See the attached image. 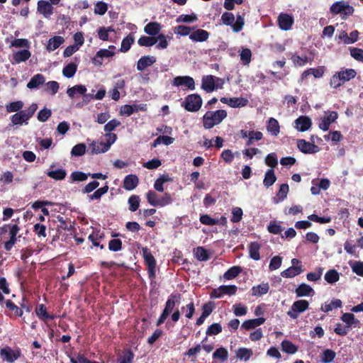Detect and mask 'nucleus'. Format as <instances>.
Returning a JSON list of instances; mask_svg holds the SVG:
<instances>
[{"mask_svg": "<svg viewBox=\"0 0 363 363\" xmlns=\"http://www.w3.org/2000/svg\"><path fill=\"white\" fill-rule=\"evenodd\" d=\"M226 117L227 112L225 110L207 111L202 118L203 125L205 129H211L220 123Z\"/></svg>", "mask_w": 363, "mask_h": 363, "instance_id": "f257e3e1", "label": "nucleus"}, {"mask_svg": "<svg viewBox=\"0 0 363 363\" xmlns=\"http://www.w3.org/2000/svg\"><path fill=\"white\" fill-rule=\"evenodd\" d=\"M180 298L181 294H171L169 295L165 303L164 308L156 322L157 326H160L164 323L168 316L174 311L176 304L179 303Z\"/></svg>", "mask_w": 363, "mask_h": 363, "instance_id": "f03ea898", "label": "nucleus"}, {"mask_svg": "<svg viewBox=\"0 0 363 363\" xmlns=\"http://www.w3.org/2000/svg\"><path fill=\"white\" fill-rule=\"evenodd\" d=\"M330 11L333 15L340 14L342 19H347L354 11L353 6L344 1H336L330 8Z\"/></svg>", "mask_w": 363, "mask_h": 363, "instance_id": "7ed1b4c3", "label": "nucleus"}, {"mask_svg": "<svg viewBox=\"0 0 363 363\" xmlns=\"http://www.w3.org/2000/svg\"><path fill=\"white\" fill-rule=\"evenodd\" d=\"M234 21L235 16L233 13L224 12L221 16L223 23L226 26H230L235 33H238L243 28L245 24L244 18L240 15H238L235 23Z\"/></svg>", "mask_w": 363, "mask_h": 363, "instance_id": "20e7f679", "label": "nucleus"}, {"mask_svg": "<svg viewBox=\"0 0 363 363\" xmlns=\"http://www.w3.org/2000/svg\"><path fill=\"white\" fill-rule=\"evenodd\" d=\"M143 257L144 258V262L147 267V274L149 278L151 280H153L156 277V259L152 255L150 249L147 247H143L142 249Z\"/></svg>", "mask_w": 363, "mask_h": 363, "instance_id": "39448f33", "label": "nucleus"}, {"mask_svg": "<svg viewBox=\"0 0 363 363\" xmlns=\"http://www.w3.org/2000/svg\"><path fill=\"white\" fill-rule=\"evenodd\" d=\"M202 99L198 94H191L188 95L184 101L182 103V106L189 112H197L201 108Z\"/></svg>", "mask_w": 363, "mask_h": 363, "instance_id": "423d86ee", "label": "nucleus"}, {"mask_svg": "<svg viewBox=\"0 0 363 363\" xmlns=\"http://www.w3.org/2000/svg\"><path fill=\"white\" fill-rule=\"evenodd\" d=\"M309 303L306 300H298L294 302L291 310L287 312V315L292 319H296L298 313H303L308 309Z\"/></svg>", "mask_w": 363, "mask_h": 363, "instance_id": "0eeeda50", "label": "nucleus"}, {"mask_svg": "<svg viewBox=\"0 0 363 363\" xmlns=\"http://www.w3.org/2000/svg\"><path fill=\"white\" fill-rule=\"evenodd\" d=\"M238 287L235 285H222L214 289L210 294L211 298H220L223 294L232 296L236 294Z\"/></svg>", "mask_w": 363, "mask_h": 363, "instance_id": "6e6552de", "label": "nucleus"}, {"mask_svg": "<svg viewBox=\"0 0 363 363\" xmlns=\"http://www.w3.org/2000/svg\"><path fill=\"white\" fill-rule=\"evenodd\" d=\"M172 85L175 86H185L187 89H195L194 79L189 76H178L174 78Z\"/></svg>", "mask_w": 363, "mask_h": 363, "instance_id": "1a4fd4ad", "label": "nucleus"}, {"mask_svg": "<svg viewBox=\"0 0 363 363\" xmlns=\"http://www.w3.org/2000/svg\"><path fill=\"white\" fill-rule=\"evenodd\" d=\"M279 28L283 30H289L291 28L294 19L292 15L289 13H281L278 16L277 19Z\"/></svg>", "mask_w": 363, "mask_h": 363, "instance_id": "9d476101", "label": "nucleus"}, {"mask_svg": "<svg viewBox=\"0 0 363 363\" xmlns=\"http://www.w3.org/2000/svg\"><path fill=\"white\" fill-rule=\"evenodd\" d=\"M298 148L301 152L305 154H313L318 152L320 150L319 147L314 143L307 142L304 139H300L297 142Z\"/></svg>", "mask_w": 363, "mask_h": 363, "instance_id": "9b49d317", "label": "nucleus"}, {"mask_svg": "<svg viewBox=\"0 0 363 363\" xmlns=\"http://www.w3.org/2000/svg\"><path fill=\"white\" fill-rule=\"evenodd\" d=\"M338 117V114L336 111H328L327 115L321 118V122L318 126L320 129L323 131H327L329 129L330 125L334 123Z\"/></svg>", "mask_w": 363, "mask_h": 363, "instance_id": "f8f14e48", "label": "nucleus"}, {"mask_svg": "<svg viewBox=\"0 0 363 363\" xmlns=\"http://www.w3.org/2000/svg\"><path fill=\"white\" fill-rule=\"evenodd\" d=\"M216 77L213 75H205L201 79V89L207 93H211L216 90L215 86Z\"/></svg>", "mask_w": 363, "mask_h": 363, "instance_id": "ddd939ff", "label": "nucleus"}, {"mask_svg": "<svg viewBox=\"0 0 363 363\" xmlns=\"http://www.w3.org/2000/svg\"><path fill=\"white\" fill-rule=\"evenodd\" d=\"M0 354L1 357L9 363L13 362L21 356V352L19 350H13L9 347L1 349Z\"/></svg>", "mask_w": 363, "mask_h": 363, "instance_id": "4468645a", "label": "nucleus"}, {"mask_svg": "<svg viewBox=\"0 0 363 363\" xmlns=\"http://www.w3.org/2000/svg\"><path fill=\"white\" fill-rule=\"evenodd\" d=\"M210 36L209 32L203 29H196L189 35V39L193 42H204L206 41Z\"/></svg>", "mask_w": 363, "mask_h": 363, "instance_id": "2eb2a0df", "label": "nucleus"}, {"mask_svg": "<svg viewBox=\"0 0 363 363\" xmlns=\"http://www.w3.org/2000/svg\"><path fill=\"white\" fill-rule=\"evenodd\" d=\"M156 62L155 56L145 55L141 57L137 62V69L143 72L147 67L152 66Z\"/></svg>", "mask_w": 363, "mask_h": 363, "instance_id": "dca6fc26", "label": "nucleus"}, {"mask_svg": "<svg viewBox=\"0 0 363 363\" xmlns=\"http://www.w3.org/2000/svg\"><path fill=\"white\" fill-rule=\"evenodd\" d=\"M139 184V179L135 174H128L125 177L123 187L127 191L135 189Z\"/></svg>", "mask_w": 363, "mask_h": 363, "instance_id": "f3484780", "label": "nucleus"}, {"mask_svg": "<svg viewBox=\"0 0 363 363\" xmlns=\"http://www.w3.org/2000/svg\"><path fill=\"white\" fill-rule=\"evenodd\" d=\"M295 123L296 124V128L298 130L304 132L311 128L312 121L308 116H301L295 120Z\"/></svg>", "mask_w": 363, "mask_h": 363, "instance_id": "a211bd4d", "label": "nucleus"}, {"mask_svg": "<svg viewBox=\"0 0 363 363\" xmlns=\"http://www.w3.org/2000/svg\"><path fill=\"white\" fill-rule=\"evenodd\" d=\"M38 11L45 18H48L53 13V7L50 2L40 0L38 2Z\"/></svg>", "mask_w": 363, "mask_h": 363, "instance_id": "6ab92c4d", "label": "nucleus"}, {"mask_svg": "<svg viewBox=\"0 0 363 363\" xmlns=\"http://www.w3.org/2000/svg\"><path fill=\"white\" fill-rule=\"evenodd\" d=\"M162 29V25L156 21L148 23L144 28V31L146 34L155 37L160 35Z\"/></svg>", "mask_w": 363, "mask_h": 363, "instance_id": "aec40b11", "label": "nucleus"}, {"mask_svg": "<svg viewBox=\"0 0 363 363\" xmlns=\"http://www.w3.org/2000/svg\"><path fill=\"white\" fill-rule=\"evenodd\" d=\"M35 313L42 320H54L57 317L55 315L48 313L47 308L44 304H39L35 308Z\"/></svg>", "mask_w": 363, "mask_h": 363, "instance_id": "412c9836", "label": "nucleus"}, {"mask_svg": "<svg viewBox=\"0 0 363 363\" xmlns=\"http://www.w3.org/2000/svg\"><path fill=\"white\" fill-rule=\"evenodd\" d=\"M340 319L349 328H351L352 326L357 327L360 324L359 320L351 313H344L340 317Z\"/></svg>", "mask_w": 363, "mask_h": 363, "instance_id": "4be33fe9", "label": "nucleus"}, {"mask_svg": "<svg viewBox=\"0 0 363 363\" xmlns=\"http://www.w3.org/2000/svg\"><path fill=\"white\" fill-rule=\"evenodd\" d=\"M265 320L266 319L262 317L247 320L242 323V328L247 330H252L262 325Z\"/></svg>", "mask_w": 363, "mask_h": 363, "instance_id": "5701e85b", "label": "nucleus"}, {"mask_svg": "<svg viewBox=\"0 0 363 363\" xmlns=\"http://www.w3.org/2000/svg\"><path fill=\"white\" fill-rule=\"evenodd\" d=\"M28 120L29 119L26 116V113L23 111L14 113L11 117V123L13 125H22L23 123L28 124Z\"/></svg>", "mask_w": 363, "mask_h": 363, "instance_id": "b1692460", "label": "nucleus"}, {"mask_svg": "<svg viewBox=\"0 0 363 363\" xmlns=\"http://www.w3.org/2000/svg\"><path fill=\"white\" fill-rule=\"evenodd\" d=\"M45 78L42 74L34 75L27 84V88L30 89H38L40 85L45 83Z\"/></svg>", "mask_w": 363, "mask_h": 363, "instance_id": "393cba45", "label": "nucleus"}, {"mask_svg": "<svg viewBox=\"0 0 363 363\" xmlns=\"http://www.w3.org/2000/svg\"><path fill=\"white\" fill-rule=\"evenodd\" d=\"M260 248H261V245L259 242H251L248 247L250 257L256 261L260 259V255H259Z\"/></svg>", "mask_w": 363, "mask_h": 363, "instance_id": "a878e982", "label": "nucleus"}, {"mask_svg": "<svg viewBox=\"0 0 363 363\" xmlns=\"http://www.w3.org/2000/svg\"><path fill=\"white\" fill-rule=\"evenodd\" d=\"M30 52L27 49H24L13 53V60L15 63L18 64L23 62H26L30 58Z\"/></svg>", "mask_w": 363, "mask_h": 363, "instance_id": "bb28decb", "label": "nucleus"}, {"mask_svg": "<svg viewBox=\"0 0 363 363\" xmlns=\"http://www.w3.org/2000/svg\"><path fill=\"white\" fill-rule=\"evenodd\" d=\"M303 272L302 266H291L284 270L281 275L284 278H293Z\"/></svg>", "mask_w": 363, "mask_h": 363, "instance_id": "cd10ccee", "label": "nucleus"}, {"mask_svg": "<svg viewBox=\"0 0 363 363\" xmlns=\"http://www.w3.org/2000/svg\"><path fill=\"white\" fill-rule=\"evenodd\" d=\"M289 185L287 184H282L275 197L273 198V201L274 203H278L282 201H284L288 194L289 192Z\"/></svg>", "mask_w": 363, "mask_h": 363, "instance_id": "c85d7f7f", "label": "nucleus"}, {"mask_svg": "<svg viewBox=\"0 0 363 363\" xmlns=\"http://www.w3.org/2000/svg\"><path fill=\"white\" fill-rule=\"evenodd\" d=\"M267 130L272 135H278L280 132V126L278 121L274 118H269L267 121Z\"/></svg>", "mask_w": 363, "mask_h": 363, "instance_id": "c756f323", "label": "nucleus"}, {"mask_svg": "<svg viewBox=\"0 0 363 363\" xmlns=\"http://www.w3.org/2000/svg\"><path fill=\"white\" fill-rule=\"evenodd\" d=\"M135 38L132 33H130L126 37H125L121 42L120 52H127L131 48V45L134 43Z\"/></svg>", "mask_w": 363, "mask_h": 363, "instance_id": "7c9ffc66", "label": "nucleus"}, {"mask_svg": "<svg viewBox=\"0 0 363 363\" xmlns=\"http://www.w3.org/2000/svg\"><path fill=\"white\" fill-rule=\"evenodd\" d=\"M269 285L268 283H262L257 286H254L251 291L252 295L255 296H261L268 293Z\"/></svg>", "mask_w": 363, "mask_h": 363, "instance_id": "2f4dec72", "label": "nucleus"}, {"mask_svg": "<svg viewBox=\"0 0 363 363\" xmlns=\"http://www.w3.org/2000/svg\"><path fill=\"white\" fill-rule=\"evenodd\" d=\"M337 73L340 74V77L344 84L354 79L357 75V72L354 69H342Z\"/></svg>", "mask_w": 363, "mask_h": 363, "instance_id": "473e14b6", "label": "nucleus"}, {"mask_svg": "<svg viewBox=\"0 0 363 363\" xmlns=\"http://www.w3.org/2000/svg\"><path fill=\"white\" fill-rule=\"evenodd\" d=\"M115 55L113 51H111L108 49H101L97 51L96 54V57L93 59V62L95 65H101L102 61H99L97 58H104V57H111Z\"/></svg>", "mask_w": 363, "mask_h": 363, "instance_id": "72a5a7b5", "label": "nucleus"}, {"mask_svg": "<svg viewBox=\"0 0 363 363\" xmlns=\"http://www.w3.org/2000/svg\"><path fill=\"white\" fill-rule=\"evenodd\" d=\"M194 255L201 262H206L210 259L208 252L203 247H197L194 250Z\"/></svg>", "mask_w": 363, "mask_h": 363, "instance_id": "f704fd0d", "label": "nucleus"}, {"mask_svg": "<svg viewBox=\"0 0 363 363\" xmlns=\"http://www.w3.org/2000/svg\"><path fill=\"white\" fill-rule=\"evenodd\" d=\"M86 92V88L84 85H75L72 87L68 88L67 90V94L69 98L74 99L77 94L80 95H84Z\"/></svg>", "mask_w": 363, "mask_h": 363, "instance_id": "c9c22d12", "label": "nucleus"}, {"mask_svg": "<svg viewBox=\"0 0 363 363\" xmlns=\"http://www.w3.org/2000/svg\"><path fill=\"white\" fill-rule=\"evenodd\" d=\"M46 174L50 178H52L56 181L63 180L67 176V172L64 169H57L55 170L48 171Z\"/></svg>", "mask_w": 363, "mask_h": 363, "instance_id": "e433bc0d", "label": "nucleus"}, {"mask_svg": "<svg viewBox=\"0 0 363 363\" xmlns=\"http://www.w3.org/2000/svg\"><path fill=\"white\" fill-rule=\"evenodd\" d=\"M64 38L61 36H55L51 38L48 40L47 49L49 51H54L57 49L64 43Z\"/></svg>", "mask_w": 363, "mask_h": 363, "instance_id": "4c0bfd02", "label": "nucleus"}, {"mask_svg": "<svg viewBox=\"0 0 363 363\" xmlns=\"http://www.w3.org/2000/svg\"><path fill=\"white\" fill-rule=\"evenodd\" d=\"M6 307L12 313V317L16 318L23 315V310L9 299L6 301Z\"/></svg>", "mask_w": 363, "mask_h": 363, "instance_id": "58836bf2", "label": "nucleus"}, {"mask_svg": "<svg viewBox=\"0 0 363 363\" xmlns=\"http://www.w3.org/2000/svg\"><path fill=\"white\" fill-rule=\"evenodd\" d=\"M296 294L298 297H303L309 296L311 293L313 292V289L308 284L303 283L301 284L296 289Z\"/></svg>", "mask_w": 363, "mask_h": 363, "instance_id": "ea45409f", "label": "nucleus"}, {"mask_svg": "<svg viewBox=\"0 0 363 363\" xmlns=\"http://www.w3.org/2000/svg\"><path fill=\"white\" fill-rule=\"evenodd\" d=\"M281 345L282 351L287 354H295L298 350L297 346H296L291 341L288 340H283Z\"/></svg>", "mask_w": 363, "mask_h": 363, "instance_id": "a19ab883", "label": "nucleus"}, {"mask_svg": "<svg viewBox=\"0 0 363 363\" xmlns=\"http://www.w3.org/2000/svg\"><path fill=\"white\" fill-rule=\"evenodd\" d=\"M157 42V38L156 37L153 36H145L143 35L141 36L138 40V43L140 46H144V47H151L154 45H155Z\"/></svg>", "mask_w": 363, "mask_h": 363, "instance_id": "79ce46f5", "label": "nucleus"}, {"mask_svg": "<svg viewBox=\"0 0 363 363\" xmlns=\"http://www.w3.org/2000/svg\"><path fill=\"white\" fill-rule=\"evenodd\" d=\"M195 30V27H189L184 25H179L174 28V33L176 35L182 36H187L191 34V32Z\"/></svg>", "mask_w": 363, "mask_h": 363, "instance_id": "37998d69", "label": "nucleus"}, {"mask_svg": "<svg viewBox=\"0 0 363 363\" xmlns=\"http://www.w3.org/2000/svg\"><path fill=\"white\" fill-rule=\"evenodd\" d=\"M248 100L242 97L229 98L228 106L233 108H241L247 106Z\"/></svg>", "mask_w": 363, "mask_h": 363, "instance_id": "c03bdc74", "label": "nucleus"}, {"mask_svg": "<svg viewBox=\"0 0 363 363\" xmlns=\"http://www.w3.org/2000/svg\"><path fill=\"white\" fill-rule=\"evenodd\" d=\"M342 305V302L340 299L335 298L332 300L329 303H325V304L321 306V310L325 313H328L334 308H341Z\"/></svg>", "mask_w": 363, "mask_h": 363, "instance_id": "a18cd8bd", "label": "nucleus"}, {"mask_svg": "<svg viewBox=\"0 0 363 363\" xmlns=\"http://www.w3.org/2000/svg\"><path fill=\"white\" fill-rule=\"evenodd\" d=\"M228 358V352L226 348L220 347L213 353V359H219L221 362H225Z\"/></svg>", "mask_w": 363, "mask_h": 363, "instance_id": "49530a36", "label": "nucleus"}, {"mask_svg": "<svg viewBox=\"0 0 363 363\" xmlns=\"http://www.w3.org/2000/svg\"><path fill=\"white\" fill-rule=\"evenodd\" d=\"M277 180V177L274 174V171L273 169H270L267 171L264 175V179L263 180V184L266 187H269L272 186Z\"/></svg>", "mask_w": 363, "mask_h": 363, "instance_id": "de8ad7c7", "label": "nucleus"}, {"mask_svg": "<svg viewBox=\"0 0 363 363\" xmlns=\"http://www.w3.org/2000/svg\"><path fill=\"white\" fill-rule=\"evenodd\" d=\"M134 357V353L130 349L125 350L123 355L118 358L117 363H133Z\"/></svg>", "mask_w": 363, "mask_h": 363, "instance_id": "09e8293b", "label": "nucleus"}, {"mask_svg": "<svg viewBox=\"0 0 363 363\" xmlns=\"http://www.w3.org/2000/svg\"><path fill=\"white\" fill-rule=\"evenodd\" d=\"M242 272V268L240 266H233L228 269L223 274L224 279L230 280L235 278Z\"/></svg>", "mask_w": 363, "mask_h": 363, "instance_id": "8fccbe9b", "label": "nucleus"}, {"mask_svg": "<svg viewBox=\"0 0 363 363\" xmlns=\"http://www.w3.org/2000/svg\"><path fill=\"white\" fill-rule=\"evenodd\" d=\"M77 70V65L74 62H70L62 69V74L67 78H72Z\"/></svg>", "mask_w": 363, "mask_h": 363, "instance_id": "3c124183", "label": "nucleus"}, {"mask_svg": "<svg viewBox=\"0 0 363 363\" xmlns=\"http://www.w3.org/2000/svg\"><path fill=\"white\" fill-rule=\"evenodd\" d=\"M174 138L167 135H160L157 137L152 144V147H156L158 145L163 143L165 145H171L174 143Z\"/></svg>", "mask_w": 363, "mask_h": 363, "instance_id": "603ef678", "label": "nucleus"}, {"mask_svg": "<svg viewBox=\"0 0 363 363\" xmlns=\"http://www.w3.org/2000/svg\"><path fill=\"white\" fill-rule=\"evenodd\" d=\"M325 280L328 284H334L340 279V274L336 269H330L325 274Z\"/></svg>", "mask_w": 363, "mask_h": 363, "instance_id": "864d4df0", "label": "nucleus"}, {"mask_svg": "<svg viewBox=\"0 0 363 363\" xmlns=\"http://www.w3.org/2000/svg\"><path fill=\"white\" fill-rule=\"evenodd\" d=\"M140 197L138 195H131L128 200V203L129 205V210L131 212L136 211L140 206Z\"/></svg>", "mask_w": 363, "mask_h": 363, "instance_id": "5fc2aeb1", "label": "nucleus"}, {"mask_svg": "<svg viewBox=\"0 0 363 363\" xmlns=\"http://www.w3.org/2000/svg\"><path fill=\"white\" fill-rule=\"evenodd\" d=\"M23 103L21 101H16L11 102L6 106V110L8 113L16 112L18 113L22 111Z\"/></svg>", "mask_w": 363, "mask_h": 363, "instance_id": "6e6d98bb", "label": "nucleus"}, {"mask_svg": "<svg viewBox=\"0 0 363 363\" xmlns=\"http://www.w3.org/2000/svg\"><path fill=\"white\" fill-rule=\"evenodd\" d=\"M253 354L251 349L241 347L239 348L236 352V357L240 359H245V361L250 359Z\"/></svg>", "mask_w": 363, "mask_h": 363, "instance_id": "4d7b16f0", "label": "nucleus"}, {"mask_svg": "<svg viewBox=\"0 0 363 363\" xmlns=\"http://www.w3.org/2000/svg\"><path fill=\"white\" fill-rule=\"evenodd\" d=\"M324 71L322 68H310L305 70L301 77L302 79L307 77L310 74H313L315 78H320L323 75Z\"/></svg>", "mask_w": 363, "mask_h": 363, "instance_id": "13d9d810", "label": "nucleus"}, {"mask_svg": "<svg viewBox=\"0 0 363 363\" xmlns=\"http://www.w3.org/2000/svg\"><path fill=\"white\" fill-rule=\"evenodd\" d=\"M336 356L335 352L332 350H325L321 355V362L323 363H330L333 361Z\"/></svg>", "mask_w": 363, "mask_h": 363, "instance_id": "bf43d9fd", "label": "nucleus"}, {"mask_svg": "<svg viewBox=\"0 0 363 363\" xmlns=\"http://www.w3.org/2000/svg\"><path fill=\"white\" fill-rule=\"evenodd\" d=\"M57 218L59 222V228L67 231H71L74 228V225L70 220H67L60 216H57Z\"/></svg>", "mask_w": 363, "mask_h": 363, "instance_id": "052dcab7", "label": "nucleus"}, {"mask_svg": "<svg viewBox=\"0 0 363 363\" xmlns=\"http://www.w3.org/2000/svg\"><path fill=\"white\" fill-rule=\"evenodd\" d=\"M108 190V186L107 184L104 185V186L96 190L94 194L88 195L89 200H98L101 199V197L107 193Z\"/></svg>", "mask_w": 363, "mask_h": 363, "instance_id": "680f3d73", "label": "nucleus"}, {"mask_svg": "<svg viewBox=\"0 0 363 363\" xmlns=\"http://www.w3.org/2000/svg\"><path fill=\"white\" fill-rule=\"evenodd\" d=\"M268 231L274 235H279L282 231V228L277 220H271L267 225Z\"/></svg>", "mask_w": 363, "mask_h": 363, "instance_id": "e2e57ef3", "label": "nucleus"}, {"mask_svg": "<svg viewBox=\"0 0 363 363\" xmlns=\"http://www.w3.org/2000/svg\"><path fill=\"white\" fill-rule=\"evenodd\" d=\"M86 152V145L84 143H79L74 145L72 150L71 154L72 156L80 157Z\"/></svg>", "mask_w": 363, "mask_h": 363, "instance_id": "0e129e2a", "label": "nucleus"}, {"mask_svg": "<svg viewBox=\"0 0 363 363\" xmlns=\"http://www.w3.org/2000/svg\"><path fill=\"white\" fill-rule=\"evenodd\" d=\"M200 222L206 225H215L218 224V220L211 218L208 214L201 215L199 218Z\"/></svg>", "mask_w": 363, "mask_h": 363, "instance_id": "69168bd1", "label": "nucleus"}, {"mask_svg": "<svg viewBox=\"0 0 363 363\" xmlns=\"http://www.w3.org/2000/svg\"><path fill=\"white\" fill-rule=\"evenodd\" d=\"M222 332V326L220 323H213L206 330V335H216Z\"/></svg>", "mask_w": 363, "mask_h": 363, "instance_id": "338daca9", "label": "nucleus"}, {"mask_svg": "<svg viewBox=\"0 0 363 363\" xmlns=\"http://www.w3.org/2000/svg\"><path fill=\"white\" fill-rule=\"evenodd\" d=\"M350 55L357 61L363 62V50L358 48H350Z\"/></svg>", "mask_w": 363, "mask_h": 363, "instance_id": "774afa93", "label": "nucleus"}]
</instances>
